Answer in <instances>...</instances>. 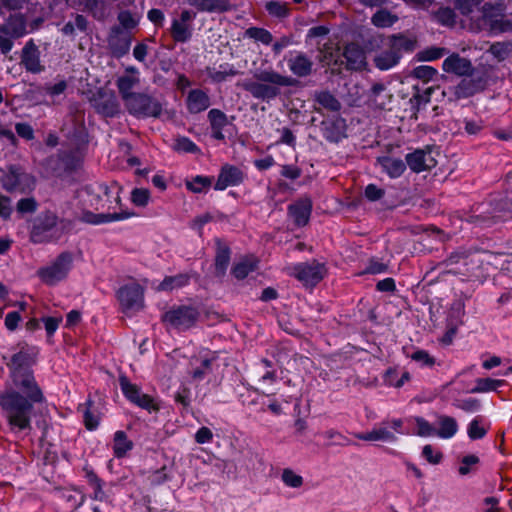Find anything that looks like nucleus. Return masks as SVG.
Returning a JSON list of instances; mask_svg holds the SVG:
<instances>
[{
  "instance_id": "1",
  "label": "nucleus",
  "mask_w": 512,
  "mask_h": 512,
  "mask_svg": "<svg viewBox=\"0 0 512 512\" xmlns=\"http://www.w3.org/2000/svg\"><path fill=\"white\" fill-rule=\"evenodd\" d=\"M14 383L26 393L27 398L15 391L0 394V407L13 430H25L30 427L32 403L43 400L42 392L31 374L14 375Z\"/></svg>"
},
{
  "instance_id": "2",
  "label": "nucleus",
  "mask_w": 512,
  "mask_h": 512,
  "mask_svg": "<svg viewBox=\"0 0 512 512\" xmlns=\"http://www.w3.org/2000/svg\"><path fill=\"white\" fill-rule=\"evenodd\" d=\"M255 80H245L241 84L254 98L271 100L280 94L281 87H290L296 84L292 77L282 75L273 69H264L255 72Z\"/></svg>"
},
{
  "instance_id": "3",
  "label": "nucleus",
  "mask_w": 512,
  "mask_h": 512,
  "mask_svg": "<svg viewBox=\"0 0 512 512\" xmlns=\"http://www.w3.org/2000/svg\"><path fill=\"white\" fill-rule=\"evenodd\" d=\"M66 230V223L50 211L43 212L34 218L30 230V239L33 243H48L62 237Z\"/></svg>"
},
{
  "instance_id": "4",
  "label": "nucleus",
  "mask_w": 512,
  "mask_h": 512,
  "mask_svg": "<svg viewBox=\"0 0 512 512\" xmlns=\"http://www.w3.org/2000/svg\"><path fill=\"white\" fill-rule=\"evenodd\" d=\"M123 312L132 315L144 307V291L138 283H129L117 292Z\"/></svg>"
},
{
  "instance_id": "5",
  "label": "nucleus",
  "mask_w": 512,
  "mask_h": 512,
  "mask_svg": "<svg viewBox=\"0 0 512 512\" xmlns=\"http://www.w3.org/2000/svg\"><path fill=\"white\" fill-rule=\"evenodd\" d=\"M71 266L72 255L62 253L50 265L40 269L38 275L44 283L54 285L67 276Z\"/></svg>"
},
{
  "instance_id": "6",
  "label": "nucleus",
  "mask_w": 512,
  "mask_h": 512,
  "mask_svg": "<svg viewBox=\"0 0 512 512\" xmlns=\"http://www.w3.org/2000/svg\"><path fill=\"white\" fill-rule=\"evenodd\" d=\"M119 382L124 396L131 403L149 412H156L159 410V405L156 400L150 395L143 393L139 386L131 383L125 376L120 377Z\"/></svg>"
},
{
  "instance_id": "7",
  "label": "nucleus",
  "mask_w": 512,
  "mask_h": 512,
  "mask_svg": "<svg viewBox=\"0 0 512 512\" xmlns=\"http://www.w3.org/2000/svg\"><path fill=\"white\" fill-rule=\"evenodd\" d=\"M125 105L131 114L138 117H157L162 110L159 102L141 93L133 95Z\"/></svg>"
},
{
  "instance_id": "8",
  "label": "nucleus",
  "mask_w": 512,
  "mask_h": 512,
  "mask_svg": "<svg viewBox=\"0 0 512 512\" xmlns=\"http://www.w3.org/2000/svg\"><path fill=\"white\" fill-rule=\"evenodd\" d=\"M34 178L19 167H10L2 177L3 187L10 192L25 193L34 187Z\"/></svg>"
},
{
  "instance_id": "9",
  "label": "nucleus",
  "mask_w": 512,
  "mask_h": 512,
  "mask_svg": "<svg viewBox=\"0 0 512 512\" xmlns=\"http://www.w3.org/2000/svg\"><path fill=\"white\" fill-rule=\"evenodd\" d=\"M325 273L324 265L318 262L301 263L291 268V274L307 286H314L319 283Z\"/></svg>"
},
{
  "instance_id": "10",
  "label": "nucleus",
  "mask_w": 512,
  "mask_h": 512,
  "mask_svg": "<svg viewBox=\"0 0 512 512\" xmlns=\"http://www.w3.org/2000/svg\"><path fill=\"white\" fill-rule=\"evenodd\" d=\"M408 48V42L403 36H393L390 39V50L384 51L374 59L375 65L381 70L394 67L400 59V50Z\"/></svg>"
},
{
  "instance_id": "11",
  "label": "nucleus",
  "mask_w": 512,
  "mask_h": 512,
  "mask_svg": "<svg viewBox=\"0 0 512 512\" xmlns=\"http://www.w3.org/2000/svg\"><path fill=\"white\" fill-rule=\"evenodd\" d=\"M402 421L395 419L392 421L384 422L381 425L374 427L370 432L360 434L358 437L365 441H382L391 442L395 438V433H402L400 428Z\"/></svg>"
},
{
  "instance_id": "12",
  "label": "nucleus",
  "mask_w": 512,
  "mask_h": 512,
  "mask_svg": "<svg viewBox=\"0 0 512 512\" xmlns=\"http://www.w3.org/2000/svg\"><path fill=\"white\" fill-rule=\"evenodd\" d=\"M197 319V312L191 307H179L165 313L164 321L175 329H187Z\"/></svg>"
},
{
  "instance_id": "13",
  "label": "nucleus",
  "mask_w": 512,
  "mask_h": 512,
  "mask_svg": "<svg viewBox=\"0 0 512 512\" xmlns=\"http://www.w3.org/2000/svg\"><path fill=\"white\" fill-rule=\"evenodd\" d=\"M479 27L481 29H488L492 33H499L512 30V23L506 21L501 14L495 13L492 7L487 8L485 5Z\"/></svg>"
},
{
  "instance_id": "14",
  "label": "nucleus",
  "mask_w": 512,
  "mask_h": 512,
  "mask_svg": "<svg viewBox=\"0 0 512 512\" xmlns=\"http://www.w3.org/2000/svg\"><path fill=\"white\" fill-rule=\"evenodd\" d=\"M407 165L416 173L429 170L436 165V160L431 151L416 150L406 156Z\"/></svg>"
},
{
  "instance_id": "15",
  "label": "nucleus",
  "mask_w": 512,
  "mask_h": 512,
  "mask_svg": "<svg viewBox=\"0 0 512 512\" xmlns=\"http://www.w3.org/2000/svg\"><path fill=\"white\" fill-rule=\"evenodd\" d=\"M243 178V173L239 168L226 164L220 170L214 189L221 191L229 186H236L243 181Z\"/></svg>"
},
{
  "instance_id": "16",
  "label": "nucleus",
  "mask_w": 512,
  "mask_h": 512,
  "mask_svg": "<svg viewBox=\"0 0 512 512\" xmlns=\"http://www.w3.org/2000/svg\"><path fill=\"white\" fill-rule=\"evenodd\" d=\"M134 215L135 214L130 211H122L119 213H94L91 211L84 210L81 213L80 219L83 222L98 225L102 223L126 220L133 217Z\"/></svg>"
},
{
  "instance_id": "17",
  "label": "nucleus",
  "mask_w": 512,
  "mask_h": 512,
  "mask_svg": "<svg viewBox=\"0 0 512 512\" xmlns=\"http://www.w3.org/2000/svg\"><path fill=\"white\" fill-rule=\"evenodd\" d=\"M442 69L446 73L464 76L468 75L473 67L469 59L461 57L457 53H453L443 61Z\"/></svg>"
},
{
  "instance_id": "18",
  "label": "nucleus",
  "mask_w": 512,
  "mask_h": 512,
  "mask_svg": "<svg viewBox=\"0 0 512 512\" xmlns=\"http://www.w3.org/2000/svg\"><path fill=\"white\" fill-rule=\"evenodd\" d=\"M139 71L130 67L126 69V74L120 76L117 80V87L124 102H127L133 95L132 89L139 83Z\"/></svg>"
},
{
  "instance_id": "19",
  "label": "nucleus",
  "mask_w": 512,
  "mask_h": 512,
  "mask_svg": "<svg viewBox=\"0 0 512 512\" xmlns=\"http://www.w3.org/2000/svg\"><path fill=\"white\" fill-rule=\"evenodd\" d=\"M21 63L31 73H40L43 66L40 62V53L36 45L29 41L22 50Z\"/></svg>"
},
{
  "instance_id": "20",
  "label": "nucleus",
  "mask_w": 512,
  "mask_h": 512,
  "mask_svg": "<svg viewBox=\"0 0 512 512\" xmlns=\"http://www.w3.org/2000/svg\"><path fill=\"white\" fill-rule=\"evenodd\" d=\"M392 94L382 83H375L368 94V103L376 109H385L392 101Z\"/></svg>"
},
{
  "instance_id": "21",
  "label": "nucleus",
  "mask_w": 512,
  "mask_h": 512,
  "mask_svg": "<svg viewBox=\"0 0 512 512\" xmlns=\"http://www.w3.org/2000/svg\"><path fill=\"white\" fill-rule=\"evenodd\" d=\"M344 57L347 67L351 70H364L367 66L365 52L357 45L350 44L345 48Z\"/></svg>"
},
{
  "instance_id": "22",
  "label": "nucleus",
  "mask_w": 512,
  "mask_h": 512,
  "mask_svg": "<svg viewBox=\"0 0 512 512\" xmlns=\"http://www.w3.org/2000/svg\"><path fill=\"white\" fill-rule=\"evenodd\" d=\"M377 162L390 178H398L406 170V164L400 158L382 156L377 158Z\"/></svg>"
},
{
  "instance_id": "23",
  "label": "nucleus",
  "mask_w": 512,
  "mask_h": 512,
  "mask_svg": "<svg viewBox=\"0 0 512 512\" xmlns=\"http://www.w3.org/2000/svg\"><path fill=\"white\" fill-rule=\"evenodd\" d=\"M311 208L309 199H301L289 206V214L298 226H303L309 220Z\"/></svg>"
},
{
  "instance_id": "24",
  "label": "nucleus",
  "mask_w": 512,
  "mask_h": 512,
  "mask_svg": "<svg viewBox=\"0 0 512 512\" xmlns=\"http://www.w3.org/2000/svg\"><path fill=\"white\" fill-rule=\"evenodd\" d=\"M484 87L485 81L482 78L463 79L455 87V96L457 99L468 98L475 93L482 91Z\"/></svg>"
},
{
  "instance_id": "25",
  "label": "nucleus",
  "mask_w": 512,
  "mask_h": 512,
  "mask_svg": "<svg viewBox=\"0 0 512 512\" xmlns=\"http://www.w3.org/2000/svg\"><path fill=\"white\" fill-rule=\"evenodd\" d=\"M186 103L189 112L199 113L210 106V99L204 91L195 89L189 92Z\"/></svg>"
},
{
  "instance_id": "26",
  "label": "nucleus",
  "mask_w": 512,
  "mask_h": 512,
  "mask_svg": "<svg viewBox=\"0 0 512 512\" xmlns=\"http://www.w3.org/2000/svg\"><path fill=\"white\" fill-rule=\"evenodd\" d=\"M312 66V61L301 53L288 59L290 71L298 77L308 76L312 71Z\"/></svg>"
},
{
  "instance_id": "27",
  "label": "nucleus",
  "mask_w": 512,
  "mask_h": 512,
  "mask_svg": "<svg viewBox=\"0 0 512 512\" xmlns=\"http://www.w3.org/2000/svg\"><path fill=\"white\" fill-rule=\"evenodd\" d=\"M458 431L457 421L450 416H440L435 427V437L442 439L452 438Z\"/></svg>"
},
{
  "instance_id": "28",
  "label": "nucleus",
  "mask_w": 512,
  "mask_h": 512,
  "mask_svg": "<svg viewBox=\"0 0 512 512\" xmlns=\"http://www.w3.org/2000/svg\"><path fill=\"white\" fill-rule=\"evenodd\" d=\"M461 314H462L461 309H458L455 316L453 314H451L449 316V318L447 320L446 331L440 339V342L442 344H444V345L452 344V342L457 334L458 328L462 324V321L460 318Z\"/></svg>"
},
{
  "instance_id": "29",
  "label": "nucleus",
  "mask_w": 512,
  "mask_h": 512,
  "mask_svg": "<svg viewBox=\"0 0 512 512\" xmlns=\"http://www.w3.org/2000/svg\"><path fill=\"white\" fill-rule=\"evenodd\" d=\"M237 74V70L233 65L224 63L219 65L218 67L208 68L207 75L208 77L216 83L223 82L230 77H233Z\"/></svg>"
},
{
  "instance_id": "30",
  "label": "nucleus",
  "mask_w": 512,
  "mask_h": 512,
  "mask_svg": "<svg viewBox=\"0 0 512 512\" xmlns=\"http://www.w3.org/2000/svg\"><path fill=\"white\" fill-rule=\"evenodd\" d=\"M480 465V459L475 454H468L459 459L457 471L460 476L475 474Z\"/></svg>"
},
{
  "instance_id": "31",
  "label": "nucleus",
  "mask_w": 512,
  "mask_h": 512,
  "mask_svg": "<svg viewBox=\"0 0 512 512\" xmlns=\"http://www.w3.org/2000/svg\"><path fill=\"white\" fill-rule=\"evenodd\" d=\"M189 282V276L186 274H178L175 276H168L163 281L154 286L157 291H172L184 287Z\"/></svg>"
},
{
  "instance_id": "32",
  "label": "nucleus",
  "mask_w": 512,
  "mask_h": 512,
  "mask_svg": "<svg viewBox=\"0 0 512 512\" xmlns=\"http://www.w3.org/2000/svg\"><path fill=\"white\" fill-rule=\"evenodd\" d=\"M185 185L186 188L193 193H204L211 187L212 178L198 175L186 181Z\"/></svg>"
},
{
  "instance_id": "33",
  "label": "nucleus",
  "mask_w": 512,
  "mask_h": 512,
  "mask_svg": "<svg viewBox=\"0 0 512 512\" xmlns=\"http://www.w3.org/2000/svg\"><path fill=\"white\" fill-rule=\"evenodd\" d=\"M505 384L504 380L493 378H479L476 380V385L472 392L474 393H487L496 391L499 387Z\"/></svg>"
},
{
  "instance_id": "34",
  "label": "nucleus",
  "mask_w": 512,
  "mask_h": 512,
  "mask_svg": "<svg viewBox=\"0 0 512 512\" xmlns=\"http://www.w3.org/2000/svg\"><path fill=\"white\" fill-rule=\"evenodd\" d=\"M487 425L481 417H475L467 426V434L470 439H481L486 435Z\"/></svg>"
},
{
  "instance_id": "35",
  "label": "nucleus",
  "mask_w": 512,
  "mask_h": 512,
  "mask_svg": "<svg viewBox=\"0 0 512 512\" xmlns=\"http://www.w3.org/2000/svg\"><path fill=\"white\" fill-rule=\"evenodd\" d=\"M281 480L285 486L295 489L300 488L304 483L303 477L290 468L282 470Z\"/></svg>"
},
{
  "instance_id": "36",
  "label": "nucleus",
  "mask_w": 512,
  "mask_h": 512,
  "mask_svg": "<svg viewBox=\"0 0 512 512\" xmlns=\"http://www.w3.org/2000/svg\"><path fill=\"white\" fill-rule=\"evenodd\" d=\"M397 20H398V17L396 15H393L391 12L384 10V9L377 11L372 17V23L375 26L381 27V28L390 27Z\"/></svg>"
},
{
  "instance_id": "37",
  "label": "nucleus",
  "mask_w": 512,
  "mask_h": 512,
  "mask_svg": "<svg viewBox=\"0 0 512 512\" xmlns=\"http://www.w3.org/2000/svg\"><path fill=\"white\" fill-rule=\"evenodd\" d=\"M256 268V261L253 259H243L239 261L232 270L237 279H244L250 272Z\"/></svg>"
},
{
  "instance_id": "38",
  "label": "nucleus",
  "mask_w": 512,
  "mask_h": 512,
  "mask_svg": "<svg viewBox=\"0 0 512 512\" xmlns=\"http://www.w3.org/2000/svg\"><path fill=\"white\" fill-rule=\"evenodd\" d=\"M172 36L176 41L184 42L191 37L189 24L174 20L172 24Z\"/></svg>"
},
{
  "instance_id": "39",
  "label": "nucleus",
  "mask_w": 512,
  "mask_h": 512,
  "mask_svg": "<svg viewBox=\"0 0 512 512\" xmlns=\"http://www.w3.org/2000/svg\"><path fill=\"white\" fill-rule=\"evenodd\" d=\"M245 36L262 44L269 45L272 42V34L262 28L251 27L245 31Z\"/></svg>"
},
{
  "instance_id": "40",
  "label": "nucleus",
  "mask_w": 512,
  "mask_h": 512,
  "mask_svg": "<svg viewBox=\"0 0 512 512\" xmlns=\"http://www.w3.org/2000/svg\"><path fill=\"white\" fill-rule=\"evenodd\" d=\"M415 433L421 437H435V427L421 417L413 418Z\"/></svg>"
},
{
  "instance_id": "41",
  "label": "nucleus",
  "mask_w": 512,
  "mask_h": 512,
  "mask_svg": "<svg viewBox=\"0 0 512 512\" xmlns=\"http://www.w3.org/2000/svg\"><path fill=\"white\" fill-rule=\"evenodd\" d=\"M131 202L138 207H145L151 199V194L148 189L135 188L131 191Z\"/></svg>"
},
{
  "instance_id": "42",
  "label": "nucleus",
  "mask_w": 512,
  "mask_h": 512,
  "mask_svg": "<svg viewBox=\"0 0 512 512\" xmlns=\"http://www.w3.org/2000/svg\"><path fill=\"white\" fill-rule=\"evenodd\" d=\"M317 102L326 109L337 111L340 109L339 101L329 92H320L316 95Z\"/></svg>"
},
{
  "instance_id": "43",
  "label": "nucleus",
  "mask_w": 512,
  "mask_h": 512,
  "mask_svg": "<svg viewBox=\"0 0 512 512\" xmlns=\"http://www.w3.org/2000/svg\"><path fill=\"white\" fill-rule=\"evenodd\" d=\"M173 149L177 152L195 153L199 149L197 145L187 137H178L175 139Z\"/></svg>"
},
{
  "instance_id": "44",
  "label": "nucleus",
  "mask_w": 512,
  "mask_h": 512,
  "mask_svg": "<svg viewBox=\"0 0 512 512\" xmlns=\"http://www.w3.org/2000/svg\"><path fill=\"white\" fill-rule=\"evenodd\" d=\"M230 255L226 248L219 249L215 259V268L218 274L223 275L229 264Z\"/></svg>"
},
{
  "instance_id": "45",
  "label": "nucleus",
  "mask_w": 512,
  "mask_h": 512,
  "mask_svg": "<svg viewBox=\"0 0 512 512\" xmlns=\"http://www.w3.org/2000/svg\"><path fill=\"white\" fill-rule=\"evenodd\" d=\"M85 477H86L87 481L89 482V484L94 489V498L98 499V500H102L104 497V492L102 491L101 482L98 479L97 475L93 471L86 469Z\"/></svg>"
},
{
  "instance_id": "46",
  "label": "nucleus",
  "mask_w": 512,
  "mask_h": 512,
  "mask_svg": "<svg viewBox=\"0 0 512 512\" xmlns=\"http://www.w3.org/2000/svg\"><path fill=\"white\" fill-rule=\"evenodd\" d=\"M211 128H224L228 124L227 116L218 109H212L208 113Z\"/></svg>"
},
{
  "instance_id": "47",
  "label": "nucleus",
  "mask_w": 512,
  "mask_h": 512,
  "mask_svg": "<svg viewBox=\"0 0 512 512\" xmlns=\"http://www.w3.org/2000/svg\"><path fill=\"white\" fill-rule=\"evenodd\" d=\"M437 70L428 65L418 66L414 69L413 75L421 80L429 81L437 75Z\"/></svg>"
},
{
  "instance_id": "48",
  "label": "nucleus",
  "mask_w": 512,
  "mask_h": 512,
  "mask_svg": "<svg viewBox=\"0 0 512 512\" xmlns=\"http://www.w3.org/2000/svg\"><path fill=\"white\" fill-rule=\"evenodd\" d=\"M437 21L445 26H452L455 23V13L451 8H441L435 15Z\"/></svg>"
},
{
  "instance_id": "49",
  "label": "nucleus",
  "mask_w": 512,
  "mask_h": 512,
  "mask_svg": "<svg viewBox=\"0 0 512 512\" xmlns=\"http://www.w3.org/2000/svg\"><path fill=\"white\" fill-rule=\"evenodd\" d=\"M411 359L419 363L421 366L432 367L435 359L424 350H417L411 355Z\"/></svg>"
},
{
  "instance_id": "50",
  "label": "nucleus",
  "mask_w": 512,
  "mask_h": 512,
  "mask_svg": "<svg viewBox=\"0 0 512 512\" xmlns=\"http://www.w3.org/2000/svg\"><path fill=\"white\" fill-rule=\"evenodd\" d=\"M42 322L44 324L47 336L50 338L57 331L60 323L62 322V317H44L42 318Z\"/></svg>"
},
{
  "instance_id": "51",
  "label": "nucleus",
  "mask_w": 512,
  "mask_h": 512,
  "mask_svg": "<svg viewBox=\"0 0 512 512\" xmlns=\"http://www.w3.org/2000/svg\"><path fill=\"white\" fill-rule=\"evenodd\" d=\"M456 407L469 413H473L479 410L480 401L476 398H466L458 401Z\"/></svg>"
},
{
  "instance_id": "52",
  "label": "nucleus",
  "mask_w": 512,
  "mask_h": 512,
  "mask_svg": "<svg viewBox=\"0 0 512 512\" xmlns=\"http://www.w3.org/2000/svg\"><path fill=\"white\" fill-rule=\"evenodd\" d=\"M480 0H457L456 7L464 15H469L477 7Z\"/></svg>"
},
{
  "instance_id": "53",
  "label": "nucleus",
  "mask_w": 512,
  "mask_h": 512,
  "mask_svg": "<svg viewBox=\"0 0 512 512\" xmlns=\"http://www.w3.org/2000/svg\"><path fill=\"white\" fill-rule=\"evenodd\" d=\"M267 11L276 17H284L288 13V9L285 4L279 2H269L266 4Z\"/></svg>"
},
{
  "instance_id": "54",
  "label": "nucleus",
  "mask_w": 512,
  "mask_h": 512,
  "mask_svg": "<svg viewBox=\"0 0 512 512\" xmlns=\"http://www.w3.org/2000/svg\"><path fill=\"white\" fill-rule=\"evenodd\" d=\"M36 208L37 203L33 198H23L17 203V210L21 213H32Z\"/></svg>"
},
{
  "instance_id": "55",
  "label": "nucleus",
  "mask_w": 512,
  "mask_h": 512,
  "mask_svg": "<svg viewBox=\"0 0 512 512\" xmlns=\"http://www.w3.org/2000/svg\"><path fill=\"white\" fill-rule=\"evenodd\" d=\"M189 2L199 9L207 11L215 10L220 5V0H189Z\"/></svg>"
},
{
  "instance_id": "56",
  "label": "nucleus",
  "mask_w": 512,
  "mask_h": 512,
  "mask_svg": "<svg viewBox=\"0 0 512 512\" xmlns=\"http://www.w3.org/2000/svg\"><path fill=\"white\" fill-rule=\"evenodd\" d=\"M21 320L19 312H9L5 317L4 325L9 331H14L17 329Z\"/></svg>"
},
{
  "instance_id": "57",
  "label": "nucleus",
  "mask_w": 512,
  "mask_h": 512,
  "mask_svg": "<svg viewBox=\"0 0 512 512\" xmlns=\"http://www.w3.org/2000/svg\"><path fill=\"white\" fill-rule=\"evenodd\" d=\"M445 53L443 48H431L427 49L420 54V59L424 61H433L441 58Z\"/></svg>"
},
{
  "instance_id": "58",
  "label": "nucleus",
  "mask_w": 512,
  "mask_h": 512,
  "mask_svg": "<svg viewBox=\"0 0 512 512\" xmlns=\"http://www.w3.org/2000/svg\"><path fill=\"white\" fill-rule=\"evenodd\" d=\"M421 458L430 464H438L442 460L440 450H422Z\"/></svg>"
},
{
  "instance_id": "59",
  "label": "nucleus",
  "mask_w": 512,
  "mask_h": 512,
  "mask_svg": "<svg viewBox=\"0 0 512 512\" xmlns=\"http://www.w3.org/2000/svg\"><path fill=\"white\" fill-rule=\"evenodd\" d=\"M25 359H26V355L23 352H19V353L13 355V357L11 359V366L14 369L13 376L15 374H17L19 376L24 375V374H30L29 372L25 371L22 373L20 370H18V368H20L22 366Z\"/></svg>"
},
{
  "instance_id": "60",
  "label": "nucleus",
  "mask_w": 512,
  "mask_h": 512,
  "mask_svg": "<svg viewBox=\"0 0 512 512\" xmlns=\"http://www.w3.org/2000/svg\"><path fill=\"white\" fill-rule=\"evenodd\" d=\"M17 134L27 140H31L34 137L33 128L27 123H17L15 126Z\"/></svg>"
},
{
  "instance_id": "61",
  "label": "nucleus",
  "mask_w": 512,
  "mask_h": 512,
  "mask_svg": "<svg viewBox=\"0 0 512 512\" xmlns=\"http://www.w3.org/2000/svg\"><path fill=\"white\" fill-rule=\"evenodd\" d=\"M383 195L384 191L374 184H369L365 188V196L371 201L379 200L380 198H382Z\"/></svg>"
},
{
  "instance_id": "62",
  "label": "nucleus",
  "mask_w": 512,
  "mask_h": 512,
  "mask_svg": "<svg viewBox=\"0 0 512 512\" xmlns=\"http://www.w3.org/2000/svg\"><path fill=\"white\" fill-rule=\"evenodd\" d=\"M212 436H213V434L209 428L202 427L196 432L195 439H196L197 443L205 444V443H208L212 439Z\"/></svg>"
},
{
  "instance_id": "63",
  "label": "nucleus",
  "mask_w": 512,
  "mask_h": 512,
  "mask_svg": "<svg viewBox=\"0 0 512 512\" xmlns=\"http://www.w3.org/2000/svg\"><path fill=\"white\" fill-rule=\"evenodd\" d=\"M115 448H129L130 442L123 431H117L114 435Z\"/></svg>"
},
{
  "instance_id": "64",
  "label": "nucleus",
  "mask_w": 512,
  "mask_h": 512,
  "mask_svg": "<svg viewBox=\"0 0 512 512\" xmlns=\"http://www.w3.org/2000/svg\"><path fill=\"white\" fill-rule=\"evenodd\" d=\"M13 46V42L9 37H7L6 33L3 31H0V51L3 54H7L11 51Z\"/></svg>"
}]
</instances>
